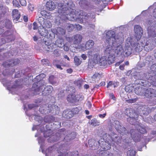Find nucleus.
Wrapping results in <instances>:
<instances>
[{
  "mask_svg": "<svg viewBox=\"0 0 156 156\" xmlns=\"http://www.w3.org/2000/svg\"><path fill=\"white\" fill-rule=\"evenodd\" d=\"M73 25L71 24H68L66 26V29L69 32H71L73 30Z\"/></svg>",
  "mask_w": 156,
  "mask_h": 156,
  "instance_id": "53",
  "label": "nucleus"
},
{
  "mask_svg": "<svg viewBox=\"0 0 156 156\" xmlns=\"http://www.w3.org/2000/svg\"><path fill=\"white\" fill-rule=\"evenodd\" d=\"M140 109V113L141 114L144 115H148L151 111L156 109V106L150 108L146 106H140L139 108Z\"/></svg>",
  "mask_w": 156,
  "mask_h": 156,
  "instance_id": "11",
  "label": "nucleus"
},
{
  "mask_svg": "<svg viewBox=\"0 0 156 156\" xmlns=\"http://www.w3.org/2000/svg\"><path fill=\"white\" fill-rule=\"evenodd\" d=\"M134 31L135 33V36L137 41L141 38L143 30L141 27L138 25H135L134 27Z\"/></svg>",
  "mask_w": 156,
  "mask_h": 156,
  "instance_id": "14",
  "label": "nucleus"
},
{
  "mask_svg": "<svg viewBox=\"0 0 156 156\" xmlns=\"http://www.w3.org/2000/svg\"><path fill=\"white\" fill-rule=\"evenodd\" d=\"M114 123V126L118 132L121 133L122 132L120 129L122 126L121 125L120 122L118 121H115Z\"/></svg>",
  "mask_w": 156,
  "mask_h": 156,
  "instance_id": "32",
  "label": "nucleus"
},
{
  "mask_svg": "<svg viewBox=\"0 0 156 156\" xmlns=\"http://www.w3.org/2000/svg\"><path fill=\"white\" fill-rule=\"evenodd\" d=\"M40 27L44 28H50L51 27V24L49 21L45 20L44 24L42 26Z\"/></svg>",
  "mask_w": 156,
  "mask_h": 156,
  "instance_id": "35",
  "label": "nucleus"
},
{
  "mask_svg": "<svg viewBox=\"0 0 156 156\" xmlns=\"http://www.w3.org/2000/svg\"><path fill=\"white\" fill-rule=\"evenodd\" d=\"M3 36L6 37L5 38L7 40H6L5 39L3 38L0 39V46L5 44L6 41L10 42L13 39L12 36L11 35V33L9 30H7L5 31L3 34Z\"/></svg>",
  "mask_w": 156,
  "mask_h": 156,
  "instance_id": "9",
  "label": "nucleus"
},
{
  "mask_svg": "<svg viewBox=\"0 0 156 156\" xmlns=\"http://www.w3.org/2000/svg\"><path fill=\"white\" fill-rule=\"evenodd\" d=\"M136 154V151L133 150H130L127 152V156H134Z\"/></svg>",
  "mask_w": 156,
  "mask_h": 156,
  "instance_id": "42",
  "label": "nucleus"
},
{
  "mask_svg": "<svg viewBox=\"0 0 156 156\" xmlns=\"http://www.w3.org/2000/svg\"><path fill=\"white\" fill-rule=\"evenodd\" d=\"M123 35L122 33L119 32L115 34V41L117 40L121 41V42L118 44L116 43L115 47L114 49V53L118 55H120L124 54V50L123 49V47L122 45L123 41Z\"/></svg>",
  "mask_w": 156,
  "mask_h": 156,
  "instance_id": "6",
  "label": "nucleus"
},
{
  "mask_svg": "<svg viewBox=\"0 0 156 156\" xmlns=\"http://www.w3.org/2000/svg\"><path fill=\"white\" fill-rule=\"evenodd\" d=\"M93 60L95 63L99 64L101 66H105L107 62V58L106 56L101 57L98 54H94Z\"/></svg>",
  "mask_w": 156,
  "mask_h": 156,
  "instance_id": "8",
  "label": "nucleus"
},
{
  "mask_svg": "<svg viewBox=\"0 0 156 156\" xmlns=\"http://www.w3.org/2000/svg\"><path fill=\"white\" fill-rule=\"evenodd\" d=\"M151 69L152 71H156V63L154 64L151 66Z\"/></svg>",
  "mask_w": 156,
  "mask_h": 156,
  "instance_id": "59",
  "label": "nucleus"
},
{
  "mask_svg": "<svg viewBox=\"0 0 156 156\" xmlns=\"http://www.w3.org/2000/svg\"><path fill=\"white\" fill-rule=\"evenodd\" d=\"M3 65L5 67H8L12 66V63L11 62L10 60H8L3 63Z\"/></svg>",
  "mask_w": 156,
  "mask_h": 156,
  "instance_id": "40",
  "label": "nucleus"
},
{
  "mask_svg": "<svg viewBox=\"0 0 156 156\" xmlns=\"http://www.w3.org/2000/svg\"><path fill=\"white\" fill-rule=\"evenodd\" d=\"M19 1L22 5L25 6L26 5V2L25 0H19Z\"/></svg>",
  "mask_w": 156,
  "mask_h": 156,
  "instance_id": "62",
  "label": "nucleus"
},
{
  "mask_svg": "<svg viewBox=\"0 0 156 156\" xmlns=\"http://www.w3.org/2000/svg\"><path fill=\"white\" fill-rule=\"evenodd\" d=\"M135 76V78L136 80L135 81V83L137 85H140L148 87L152 84L156 87V74L151 76L150 74L147 75L142 72L137 73Z\"/></svg>",
  "mask_w": 156,
  "mask_h": 156,
  "instance_id": "1",
  "label": "nucleus"
},
{
  "mask_svg": "<svg viewBox=\"0 0 156 156\" xmlns=\"http://www.w3.org/2000/svg\"><path fill=\"white\" fill-rule=\"evenodd\" d=\"M46 76V75L44 74H40L39 75L36 76V78L37 79H39V78L41 77V78H43L45 77Z\"/></svg>",
  "mask_w": 156,
  "mask_h": 156,
  "instance_id": "64",
  "label": "nucleus"
},
{
  "mask_svg": "<svg viewBox=\"0 0 156 156\" xmlns=\"http://www.w3.org/2000/svg\"><path fill=\"white\" fill-rule=\"evenodd\" d=\"M81 108L79 107L73 108L72 111V113H73V115L74 114H76L78 113L79 112L80 110H81Z\"/></svg>",
  "mask_w": 156,
  "mask_h": 156,
  "instance_id": "43",
  "label": "nucleus"
},
{
  "mask_svg": "<svg viewBox=\"0 0 156 156\" xmlns=\"http://www.w3.org/2000/svg\"><path fill=\"white\" fill-rule=\"evenodd\" d=\"M144 96L148 98L156 97V90L151 88H146Z\"/></svg>",
  "mask_w": 156,
  "mask_h": 156,
  "instance_id": "13",
  "label": "nucleus"
},
{
  "mask_svg": "<svg viewBox=\"0 0 156 156\" xmlns=\"http://www.w3.org/2000/svg\"><path fill=\"white\" fill-rule=\"evenodd\" d=\"M53 54L55 56L57 57L59 55V54L57 50H55L53 52Z\"/></svg>",
  "mask_w": 156,
  "mask_h": 156,
  "instance_id": "61",
  "label": "nucleus"
},
{
  "mask_svg": "<svg viewBox=\"0 0 156 156\" xmlns=\"http://www.w3.org/2000/svg\"><path fill=\"white\" fill-rule=\"evenodd\" d=\"M6 27L8 28H10L12 27L11 22L10 20H8L5 23Z\"/></svg>",
  "mask_w": 156,
  "mask_h": 156,
  "instance_id": "55",
  "label": "nucleus"
},
{
  "mask_svg": "<svg viewBox=\"0 0 156 156\" xmlns=\"http://www.w3.org/2000/svg\"><path fill=\"white\" fill-rule=\"evenodd\" d=\"M41 62L43 64L48 65L49 63V61L46 59H43L41 60Z\"/></svg>",
  "mask_w": 156,
  "mask_h": 156,
  "instance_id": "58",
  "label": "nucleus"
},
{
  "mask_svg": "<svg viewBox=\"0 0 156 156\" xmlns=\"http://www.w3.org/2000/svg\"><path fill=\"white\" fill-rule=\"evenodd\" d=\"M94 45V42L92 40H89L87 42L85 46L80 45L79 47V48L81 49L83 51L86 50L90 49Z\"/></svg>",
  "mask_w": 156,
  "mask_h": 156,
  "instance_id": "15",
  "label": "nucleus"
},
{
  "mask_svg": "<svg viewBox=\"0 0 156 156\" xmlns=\"http://www.w3.org/2000/svg\"><path fill=\"white\" fill-rule=\"evenodd\" d=\"M44 82L43 80H42L39 81L38 83H35L33 85V90L35 91L36 94H39V92L41 91L43 89V87H44V84H43L42 86H38V83L40 84V83H43Z\"/></svg>",
  "mask_w": 156,
  "mask_h": 156,
  "instance_id": "17",
  "label": "nucleus"
},
{
  "mask_svg": "<svg viewBox=\"0 0 156 156\" xmlns=\"http://www.w3.org/2000/svg\"><path fill=\"white\" fill-rule=\"evenodd\" d=\"M144 45V50L147 51H148L152 50L156 46V41L149 39L147 41L145 44Z\"/></svg>",
  "mask_w": 156,
  "mask_h": 156,
  "instance_id": "10",
  "label": "nucleus"
},
{
  "mask_svg": "<svg viewBox=\"0 0 156 156\" xmlns=\"http://www.w3.org/2000/svg\"><path fill=\"white\" fill-rule=\"evenodd\" d=\"M74 4L71 0H64L63 3L58 4V12L59 14V17L62 20H64L67 17L68 15V11L69 9H70L74 6Z\"/></svg>",
  "mask_w": 156,
  "mask_h": 156,
  "instance_id": "3",
  "label": "nucleus"
},
{
  "mask_svg": "<svg viewBox=\"0 0 156 156\" xmlns=\"http://www.w3.org/2000/svg\"><path fill=\"white\" fill-rule=\"evenodd\" d=\"M134 89V86L133 84H129L126 86L125 87V91L126 92H132Z\"/></svg>",
  "mask_w": 156,
  "mask_h": 156,
  "instance_id": "33",
  "label": "nucleus"
},
{
  "mask_svg": "<svg viewBox=\"0 0 156 156\" xmlns=\"http://www.w3.org/2000/svg\"><path fill=\"white\" fill-rule=\"evenodd\" d=\"M44 121L46 122H51V120L50 119L49 116H46L44 119Z\"/></svg>",
  "mask_w": 156,
  "mask_h": 156,
  "instance_id": "56",
  "label": "nucleus"
},
{
  "mask_svg": "<svg viewBox=\"0 0 156 156\" xmlns=\"http://www.w3.org/2000/svg\"><path fill=\"white\" fill-rule=\"evenodd\" d=\"M78 12L77 14L79 15V18L82 19V20L81 21V22H83L84 20L86 21V20L89 19L90 18H94L95 17L94 15H92V17L91 16L90 14H86L85 12H83V11L80 10L79 12Z\"/></svg>",
  "mask_w": 156,
  "mask_h": 156,
  "instance_id": "12",
  "label": "nucleus"
},
{
  "mask_svg": "<svg viewBox=\"0 0 156 156\" xmlns=\"http://www.w3.org/2000/svg\"><path fill=\"white\" fill-rule=\"evenodd\" d=\"M125 114L129 118H127V121L130 124H134V121L137 119L138 115L132 109H126Z\"/></svg>",
  "mask_w": 156,
  "mask_h": 156,
  "instance_id": "7",
  "label": "nucleus"
},
{
  "mask_svg": "<svg viewBox=\"0 0 156 156\" xmlns=\"http://www.w3.org/2000/svg\"><path fill=\"white\" fill-rule=\"evenodd\" d=\"M101 156H113V154L108 151H101Z\"/></svg>",
  "mask_w": 156,
  "mask_h": 156,
  "instance_id": "39",
  "label": "nucleus"
},
{
  "mask_svg": "<svg viewBox=\"0 0 156 156\" xmlns=\"http://www.w3.org/2000/svg\"><path fill=\"white\" fill-rule=\"evenodd\" d=\"M132 49L129 46L126 45L125 48L124 53H125L126 56H128L132 53Z\"/></svg>",
  "mask_w": 156,
  "mask_h": 156,
  "instance_id": "29",
  "label": "nucleus"
},
{
  "mask_svg": "<svg viewBox=\"0 0 156 156\" xmlns=\"http://www.w3.org/2000/svg\"><path fill=\"white\" fill-rule=\"evenodd\" d=\"M115 60V55L114 54L113 55L110 54L108 57L107 60V62L109 64H111L113 63Z\"/></svg>",
  "mask_w": 156,
  "mask_h": 156,
  "instance_id": "31",
  "label": "nucleus"
},
{
  "mask_svg": "<svg viewBox=\"0 0 156 156\" xmlns=\"http://www.w3.org/2000/svg\"><path fill=\"white\" fill-rule=\"evenodd\" d=\"M53 90V87L51 86H47L46 87H45L44 89V91L43 92L45 91L46 90L49 91L48 93H49L52 91Z\"/></svg>",
  "mask_w": 156,
  "mask_h": 156,
  "instance_id": "51",
  "label": "nucleus"
},
{
  "mask_svg": "<svg viewBox=\"0 0 156 156\" xmlns=\"http://www.w3.org/2000/svg\"><path fill=\"white\" fill-rule=\"evenodd\" d=\"M38 23L42 26L45 21V19L44 18L42 17H39L38 19Z\"/></svg>",
  "mask_w": 156,
  "mask_h": 156,
  "instance_id": "45",
  "label": "nucleus"
},
{
  "mask_svg": "<svg viewBox=\"0 0 156 156\" xmlns=\"http://www.w3.org/2000/svg\"><path fill=\"white\" fill-rule=\"evenodd\" d=\"M56 78H55L53 76H51L49 77V81L52 84H55L56 83Z\"/></svg>",
  "mask_w": 156,
  "mask_h": 156,
  "instance_id": "38",
  "label": "nucleus"
},
{
  "mask_svg": "<svg viewBox=\"0 0 156 156\" xmlns=\"http://www.w3.org/2000/svg\"><path fill=\"white\" fill-rule=\"evenodd\" d=\"M74 62L76 65H80L81 62L80 60L77 57L75 56L74 58Z\"/></svg>",
  "mask_w": 156,
  "mask_h": 156,
  "instance_id": "44",
  "label": "nucleus"
},
{
  "mask_svg": "<svg viewBox=\"0 0 156 156\" xmlns=\"http://www.w3.org/2000/svg\"><path fill=\"white\" fill-rule=\"evenodd\" d=\"M155 20L152 18H149L144 21V24L147 27L148 36L149 39L156 41V29L154 23Z\"/></svg>",
  "mask_w": 156,
  "mask_h": 156,
  "instance_id": "4",
  "label": "nucleus"
},
{
  "mask_svg": "<svg viewBox=\"0 0 156 156\" xmlns=\"http://www.w3.org/2000/svg\"><path fill=\"white\" fill-rule=\"evenodd\" d=\"M136 127V129H132L130 130V134L132 138L135 142L139 141L140 139V134L138 133L139 131L141 133L144 134L147 131L145 127L140 124H137Z\"/></svg>",
  "mask_w": 156,
  "mask_h": 156,
  "instance_id": "5",
  "label": "nucleus"
},
{
  "mask_svg": "<svg viewBox=\"0 0 156 156\" xmlns=\"http://www.w3.org/2000/svg\"><path fill=\"white\" fill-rule=\"evenodd\" d=\"M82 36L79 34H76L73 36V43L74 44H77L82 41Z\"/></svg>",
  "mask_w": 156,
  "mask_h": 156,
  "instance_id": "22",
  "label": "nucleus"
},
{
  "mask_svg": "<svg viewBox=\"0 0 156 156\" xmlns=\"http://www.w3.org/2000/svg\"><path fill=\"white\" fill-rule=\"evenodd\" d=\"M34 118L36 121L38 122L39 123H41L43 120V118L42 117L37 115H34L33 116Z\"/></svg>",
  "mask_w": 156,
  "mask_h": 156,
  "instance_id": "41",
  "label": "nucleus"
},
{
  "mask_svg": "<svg viewBox=\"0 0 156 156\" xmlns=\"http://www.w3.org/2000/svg\"><path fill=\"white\" fill-rule=\"evenodd\" d=\"M46 7L47 9L51 11L55 8L56 5L54 2L49 1L47 2Z\"/></svg>",
  "mask_w": 156,
  "mask_h": 156,
  "instance_id": "26",
  "label": "nucleus"
},
{
  "mask_svg": "<svg viewBox=\"0 0 156 156\" xmlns=\"http://www.w3.org/2000/svg\"><path fill=\"white\" fill-rule=\"evenodd\" d=\"M52 134L51 131V130L45 131L44 133V136L45 137L49 136Z\"/></svg>",
  "mask_w": 156,
  "mask_h": 156,
  "instance_id": "49",
  "label": "nucleus"
},
{
  "mask_svg": "<svg viewBox=\"0 0 156 156\" xmlns=\"http://www.w3.org/2000/svg\"><path fill=\"white\" fill-rule=\"evenodd\" d=\"M75 98L76 96L74 94H69L67 97V100L69 102H73L76 101Z\"/></svg>",
  "mask_w": 156,
  "mask_h": 156,
  "instance_id": "36",
  "label": "nucleus"
},
{
  "mask_svg": "<svg viewBox=\"0 0 156 156\" xmlns=\"http://www.w3.org/2000/svg\"><path fill=\"white\" fill-rule=\"evenodd\" d=\"M111 145H115V143L112 142L111 143V144H110L108 142H106L105 141H101V142L100 140L99 146H100L105 151L109 150L111 148Z\"/></svg>",
  "mask_w": 156,
  "mask_h": 156,
  "instance_id": "19",
  "label": "nucleus"
},
{
  "mask_svg": "<svg viewBox=\"0 0 156 156\" xmlns=\"http://www.w3.org/2000/svg\"><path fill=\"white\" fill-rule=\"evenodd\" d=\"M8 72V70L7 69H5V70L3 72L2 75H0V80L4 86H8V88H9L10 87L9 86H10V85L9 84V83L7 82V80L5 79L4 77L3 78V76L5 77L8 75L9 74Z\"/></svg>",
  "mask_w": 156,
  "mask_h": 156,
  "instance_id": "16",
  "label": "nucleus"
},
{
  "mask_svg": "<svg viewBox=\"0 0 156 156\" xmlns=\"http://www.w3.org/2000/svg\"><path fill=\"white\" fill-rule=\"evenodd\" d=\"M118 83L113 82L112 81H110L108 83L107 85V87L108 88H110L111 89L112 87H115L118 85Z\"/></svg>",
  "mask_w": 156,
  "mask_h": 156,
  "instance_id": "34",
  "label": "nucleus"
},
{
  "mask_svg": "<svg viewBox=\"0 0 156 156\" xmlns=\"http://www.w3.org/2000/svg\"><path fill=\"white\" fill-rule=\"evenodd\" d=\"M40 27L39 29H38V32L41 36L43 37H45L48 35V31L44 28H42Z\"/></svg>",
  "mask_w": 156,
  "mask_h": 156,
  "instance_id": "28",
  "label": "nucleus"
},
{
  "mask_svg": "<svg viewBox=\"0 0 156 156\" xmlns=\"http://www.w3.org/2000/svg\"><path fill=\"white\" fill-rule=\"evenodd\" d=\"M77 85L79 87H80L81 86L82 84V80H79L77 81L76 82Z\"/></svg>",
  "mask_w": 156,
  "mask_h": 156,
  "instance_id": "57",
  "label": "nucleus"
},
{
  "mask_svg": "<svg viewBox=\"0 0 156 156\" xmlns=\"http://www.w3.org/2000/svg\"><path fill=\"white\" fill-rule=\"evenodd\" d=\"M96 120L95 119H93L90 121V123L91 125L93 126H95L96 125Z\"/></svg>",
  "mask_w": 156,
  "mask_h": 156,
  "instance_id": "63",
  "label": "nucleus"
},
{
  "mask_svg": "<svg viewBox=\"0 0 156 156\" xmlns=\"http://www.w3.org/2000/svg\"><path fill=\"white\" fill-rule=\"evenodd\" d=\"M65 30L61 27L58 28L56 29V32L58 34L60 35H64L65 34Z\"/></svg>",
  "mask_w": 156,
  "mask_h": 156,
  "instance_id": "37",
  "label": "nucleus"
},
{
  "mask_svg": "<svg viewBox=\"0 0 156 156\" xmlns=\"http://www.w3.org/2000/svg\"><path fill=\"white\" fill-rule=\"evenodd\" d=\"M144 45V44L141 42L136 43L134 44L133 49L136 52H140L142 51Z\"/></svg>",
  "mask_w": 156,
  "mask_h": 156,
  "instance_id": "21",
  "label": "nucleus"
},
{
  "mask_svg": "<svg viewBox=\"0 0 156 156\" xmlns=\"http://www.w3.org/2000/svg\"><path fill=\"white\" fill-rule=\"evenodd\" d=\"M12 16L13 21L14 22L16 23L20 17V15L19 13L18 10L17 9H14L12 11Z\"/></svg>",
  "mask_w": 156,
  "mask_h": 156,
  "instance_id": "23",
  "label": "nucleus"
},
{
  "mask_svg": "<svg viewBox=\"0 0 156 156\" xmlns=\"http://www.w3.org/2000/svg\"><path fill=\"white\" fill-rule=\"evenodd\" d=\"M146 88L143 87H136L134 90L135 93L137 95L140 96H144Z\"/></svg>",
  "mask_w": 156,
  "mask_h": 156,
  "instance_id": "20",
  "label": "nucleus"
},
{
  "mask_svg": "<svg viewBox=\"0 0 156 156\" xmlns=\"http://www.w3.org/2000/svg\"><path fill=\"white\" fill-rule=\"evenodd\" d=\"M112 140L113 142L118 144L121 141L120 137L117 134H115L111 137Z\"/></svg>",
  "mask_w": 156,
  "mask_h": 156,
  "instance_id": "30",
  "label": "nucleus"
},
{
  "mask_svg": "<svg viewBox=\"0 0 156 156\" xmlns=\"http://www.w3.org/2000/svg\"><path fill=\"white\" fill-rule=\"evenodd\" d=\"M99 143H100V140L96 141L93 139H90L88 141L89 145L92 150L97 149L99 146Z\"/></svg>",
  "mask_w": 156,
  "mask_h": 156,
  "instance_id": "18",
  "label": "nucleus"
},
{
  "mask_svg": "<svg viewBox=\"0 0 156 156\" xmlns=\"http://www.w3.org/2000/svg\"><path fill=\"white\" fill-rule=\"evenodd\" d=\"M62 116L65 118L67 119L72 117L73 116V113L71 110L69 109L64 111L62 114Z\"/></svg>",
  "mask_w": 156,
  "mask_h": 156,
  "instance_id": "24",
  "label": "nucleus"
},
{
  "mask_svg": "<svg viewBox=\"0 0 156 156\" xmlns=\"http://www.w3.org/2000/svg\"><path fill=\"white\" fill-rule=\"evenodd\" d=\"M6 10L5 7L0 6V14H4L6 12Z\"/></svg>",
  "mask_w": 156,
  "mask_h": 156,
  "instance_id": "52",
  "label": "nucleus"
},
{
  "mask_svg": "<svg viewBox=\"0 0 156 156\" xmlns=\"http://www.w3.org/2000/svg\"><path fill=\"white\" fill-rule=\"evenodd\" d=\"M20 83L19 80L15 81V83L13 86L11 87L12 88H16L19 87V86Z\"/></svg>",
  "mask_w": 156,
  "mask_h": 156,
  "instance_id": "50",
  "label": "nucleus"
},
{
  "mask_svg": "<svg viewBox=\"0 0 156 156\" xmlns=\"http://www.w3.org/2000/svg\"><path fill=\"white\" fill-rule=\"evenodd\" d=\"M84 98V96L82 95H77L76 96L75 100L76 101H81Z\"/></svg>",
  "mask_w": 156,
  "mask_h": 156,
  "instance_id": "47",
  "label": "nucleus"
},
{
  "mask_svg": "<svg viewBox=\"0 0 156 156\" xmlns=\"http://www.w3.org/2000/svg\"><path fill=\"white\" fill-rule=\"evenodd\" d=\"M120 128L121 129H120L121 130V131L122 132L119 133H120L121 134L123 135L124 134L127 133L125 127H123V126H122V127H121Z\"/></svg>",
  "mask_w": 156,
  "mask_h": 156,
  "instance_id": "54",
  "label": "nucleus"
},
{
  "mask_svg": "<svg viewBox=\"0 0 156 156\" xmlns=\"http://www.w3.org/2000/svg\"><path fill=\"white\" fill-rule=\"evenodd\" d=\"M64 40L62 38H59L55 41L54 44L57 46L58 47L61 48L64 45Z\"/></svg>",
  "mask_w": 156,
  "mask_h": 156,
  "instance_id": "27",
  "label": "nucleus"
},
{
  "mask_svg": "<svg viewBox=\"0 0 156 156\" xmlns=\"http://www.w3.org/2000/svg\"><path fill=\"white\" fill-rule=\"evenodd\" d=\"M13 4L15 6L18 7L20 5L18 2L16 0H13Z\"/></svg>",
  "mask_w": 156,
  "mask_h": 156,
  "instance_id": "60",
  "label": "nucleus"
},
{
  "mask_svg": "<svg viewBox=\"0 0 156 156\" xmlns=\"http://www.w3.org/2000/svg\"><path fill=\"white\" fill-rule=\"evenodd\" d=\"M115 34L114 31L110 30L106 34V43L107 44L105 51L106 55L114 54V49L116 43L121 42V41L117 40L115 41Z\"/></svg>",
  "mask_w": 156,
  "mask_h": 156,
  "instance_id": "2",
  "label": "nucleus"
},
{
  "mask_svg": "<svg viewBox=\"0 0 156 156\" xmlns=\"http://www.w3.org/2000/svg\"><path fill=\"white\" fill-rule=\"evenodd\" d=\"M76 133L75 132H73L69 135H67L64 138V141L68 142L70 140L74 139L76 136Z\"/></svg>",
  "mask_w": 156,
  "mask_h": 156,
  "instance_id": "25",
  "label": "nucleus"
},
{
  "mask_svg": "<svg viewBox=\"0 0 156 156\" xmlns=\"http://www.w3.org/2000/svg\"><path fill=\"white\" fill-rule=\"evenodd\" d=\"M11 62L12 63V66H14L19 64L20 61L18 59L11 60Z\"/></svg>",
  "mask_w": 156,
  "mask_h": 156,
  "instance_id": "46",
  "label": "nucleus"
},
{
  "mask_svg": "<svg viewBox=\"0 0 156 156\" xmlns=\"http://www.w3.org/2000/svg\"><path fill=\"white\" fill-rule=\"evenodd\" d=\"M95 54L97 53H95L93 50L89 51L88 52V56L89 57H91L90 58L93 59L94 56V54Z\"/></svg>",
  "mask_w": 156,
  "mask_h": 156,
  "instance_id": "48",
  "label": "nucleus"
}]
</instances>
